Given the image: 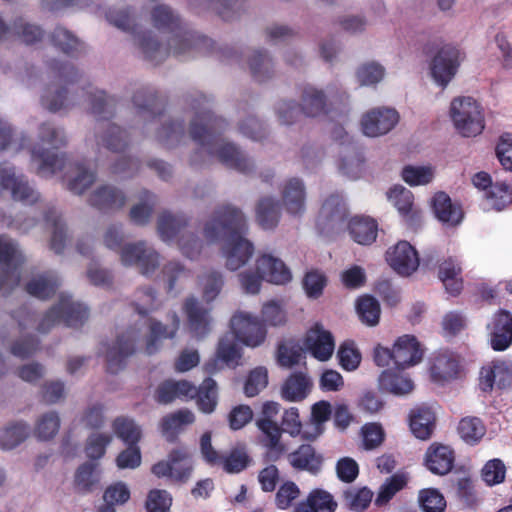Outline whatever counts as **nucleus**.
I'll return each instance as SVG.
<instances>
[{"label":"nucleus","instance_id":"obj_12","mask_svg":"<svg viewBox=\"0 0 512 512\" xmlns=\"http://www.w3.org/2000/svg\"><path fill=\"white\" fill-rule=\"evenodd\" d=\"M232 333L249 347L260 346L266 338V330L257 317L246 313H236L230 321Z\"/></svg>","mask_w":512,"mask_h":512},{"label":"nucleus","instance_id":"obj_30","mask_svg":"<svg viewBox=\"0 0 512 512\" xmlns=\"http://www.w3.org/2000/svg\"><path fill=\"white\" fill-rule=\"evenodd\" d=\"M187 221L183 216L171 214L169 212H163L160 214L157 221L158 235L162 241L171 243L176 241L183 233L188 231L184 230Z\"/></svg>","mask_w":512,"mask_h":512},{"label":"nucleus","instance_id":"obj_6","mask_svg":"<svg viewBox=\"0 0 512 512\" xmlns=\"http://www.w3.org/2000/svg\"><path fill=\"white\" fill-rule=\"evenodd\" d=\"M449 116L456 131L464 137H474L485 128L484 110L472 97L461 96L450 103Z\"/></svg>","mask_w":512,"mask_h":512},{"label":"nucleus","instance_id":"obj_1","mask_svg":"<svg viewBox=\"0 0 512 512\" xmlns=\"http://www.w3.org/2000/svg\"><path fill=\"white\" fill-rule=\"evenodd\" d=\"M245 229L244 215L232 206L219 208L205 223L204 236L208 243L224 241L222 256L228 270L242 268L254 254L253 244L242 236Z\"/></svg>","mask_w":512,"mask_h":512},{"label":"nucleus","instance_id":"obj_29","mask_svg":"<svg viewBox=\"0 0 512 512\" xmlns=\"http://www.w3.org/2000/svg\"><path fill=\"white\" fill-rule=\"evenodd\" d=\"M256 425L263 434L262 442L267 448L270 459H278L286 450L281 442L283 430L275 421L256 420Z\"/></svg>","mask_w":512,"mask_h":512},{"label":"nucleus","instance_id":"obj_34","mask_svg":"<svg viewBox=\"0 0 512 512\" xmlns=\"http://www.w3.org/2000/svg\"><path fill=\"white\" fill-rule=\"evenodd\" d=\"M312 383L307 374L299 372L292 374L281 388V396L289 402H298L307 397Z\"/></svg>","mask_w":512,"mask_h":512},{"label":"nucleus","instance_id":"obj_56","mask_svg":"<svg viewBox=\"0 0 512 512\" xmlns=\"http://www.w3.org/2000/svg\"><path fill=\"white\" fill-rule=\"evenodd\" d=\"M357 313L363 323L374 326L379 322L380 305L371 296H363L357 302Z\"/></svg>","mask_w":512,"mask_h":512},{"label":"nucleus","instance_id":"obj_52","mask_svg":"<svg viewBox=\"0 0 512 512\" xmlns=\"http://www.w3.org/2000/svg\"><path fill=\"white\" fill-rule=\"evenodd\" d=\"M197 405L199 410L203 413H212L217 405V385L211 379H205L202 384L197 388Z\"/></svg>","mask_w":512,"mask_h":512},{"label":"nucleus","instance_id":"obj_38","mask_svg":"<svg viewBox=\"0 0 512 512\" xmlns=\"http://www.w3.org/2000/svg\"><path fill=\"white\" fill-rule=\"evenodd\" d=\"M60 284L55 272H45L35 275L27 284V292L39 299H45L52 295Z\"/></svg>","mask_w":512,"mask_h":512},{"label":"nucleus","instance_id":"obj_28","mask_svg":"<svg viewBox=\"0 0 512 512\" xmlns=\"http://www.w3.org/2000/svg\"><path fill=\"white\" fill-rule=\"evenodd\" d=\"M171 324L163 325L156 320H149L150 334L146 340L145 351L147 354H153L159 348L161 340L173 338L179 328L180 320L175 312L169 315Z\"/></svg>","mask_w":512,"mask_h":512},{"label":"nucleus","instance_id":"obj_43","mask_svg":"<svg viewBox=\"0 0 512 512\" xmlns=\"http://www.w3.org/2000/svg\"><path fill=\"white\" fill-rule=\"evenodd\" d=\"M45 221L51 226L52 236L50 239V249L56 254L63 252L69 239L67 228L61 217L55 209L49 210L45 216Z\"/></svg>","mask_w":512,"mask_h":512},{"label":"nucleus","instance_id":"obj_14","mask_svg":"<svg viewBox=\"0 0 512 512\" xmlns=\"http://www.w3.org/2000/svg\"><path fill=\"white\" fill-rule=\"evenodd\" d=\"M456 48L446 47L441 49L431 63V76L436 84L446 87L456 74L461 57Z\"/></svg>","mask_w":512,"mask_h":512},{"label":"nucleus","instance_id":"obj_4","mask_svg":"<svg viewBox=\"0 0 512 512\" xmlns=\"http://www.w3.org/2000/svg\"><path fill=\"white\" fill-rule=\"evenodd\" d=\"M67 144L63 129L51 123L39 127L38 142L31 148V160L36 165L37 173L48 177L64 167V159L54 150Z\"/></svg>","mask_w":512,"mask_h":512},{"label":"nucleus","instance_id":"obj_25","mask_svg":"<svg viewBox=\"0 0 512 512\" xmlns=\"http://www.w3.org/2000/svg\"><path fill=\"white\" fill-rule=\"evenodd\" d=\"M454 451L447 445L432 443L425 454V465L434 474L445 475L453 467Z\"/></svg>","mask_w":512,"mask_h":512},{"label":"nucleus","instance_id":"obj_15","mask_svg":"<svg viewBox=\"0 0 512 512\" xmlns=\"http://www.w3.org/2000/svg\"><path fill=\"white\" fill-rule=\"evenodd\" d=\"M391 268L402 276H409L419 266V257L415 248L407 241H399L386 253Z\"/></svg>","mask_w":512,"mask_h":512},{"label":"nucleus","instance_id":"obj_53","mask_svg":"<svg viewBox=\"0 0 512 512\" xmlns=\"http://www.w3.org/2000/svg\"><path fill=\"white\" fill-rule=\"evenodd\" d=\"M95 172L84 166L78 165L74 168L67 180V188L74 194H82L95 181Z\"/></svg>","mask_w":512,"mask_h":512},{"label":"nucleus","instance_id":"obj_16","mask_svg":"<svg viewBox=\"0 0 512 512\" xmlns=\"http://www.w3.org/2000/svg\"><path fill=\"white\" fill-rule=\"evenodd\" d=\"M305 349L317 360L327 361L333 355L335 342L332 334L320 324L311 327L304 340Z\"/></svg>","mask_w":512,"mask_h":512},{"label":"nucleus","instance_id":"obj_45","mask_svg":"<svg viewBox=\"0 0 512 512\" xmlns=\"http://www.w3.org/2000/svg\"><path fill=\"white\" fill-rule=\"evenodd\" d=\"M29 432V426L24 422L10 424L0 429V448L2 450L16 448L27 439Z\"/></svg>","mask_w":512,"mask_h":512},{"label":"nucleus","instance_id":"obj_24","mask_svg":"<svg viewBox=\"0 0 512 512\" xmlns=\"http://www.w3.org/2000/svg\"><path fill=\"white\" fill-rule=\"evenodd\" d=\"M197 387L186 380H166L161 383L157 390L155 398L161 404H168L176 399L192 400L196 398Z\"/></svg>","mask_w":512,"mask_h":512},{"label":"nucleus","instance_id":"obj_37","mask_svg":"<svg viewBox=\"0 0 512 512\" xmlns=\"http://www.w3.org/2000/svg\"><path fill=\"white\" fill-rule=\"evenodd\" d=\"M379 386L382 390L398 396L407 395L414 389L413 381L407 375L391 370L380 374Z\"/></svg>","mask_w":512,"mask_h":512},{"label":"nucleus","instance_id":"obj_23","mask_svg":"<svg viewBox=\"0 0 512 512\" xmlns=\"http://www.w3.org/2000/svg\"><path fill=\"white\" fill-rule=\"evenodd\" d=\"M135 337L128 333L112 346L103 345L101 352L107 362V369L116 373L122 369L125 359L134 352Z\"/></svg>","mask_w":512,"mask_h":512},{"label":"nucleus","instance_id":"obj_20","mask_svg":"<svg viewBox=\"0 0 512 512\" xmlns=\"http://www.w3.org/2000/svg\"><path fill=\"white\" fill-rule=\"evenodd\" d=\"M394 363L398 368H408L422 359V349L413 335L400 336L394 343Z\"/></svg>","mask_w":512,"mask_h":512},{"label":"nucleus","instance_id":"obj_39","mask_svg":"<svg viewBox=\"0 0 512 512\" xmlns=\"http://www.w3.org/2000/svg\"><path fill=\"white\" fill-rule=\"evenodd\" d=\"M409 424L415 437L426 440L432 435L434 429V413L428 408L414 409L410 413Z\"/></svg>","mask_w":512,"mask_h":512},{"label":"nucleus","instance_id":"obj_2","mask_svg":"<svg viewBox=\"0 0 512 512\" xmlns=\"http://www.w3.org/2000/svg\"><path fill=\"white\" fill-rule=\"evenodd\" d=\"M207 104V101H204ZM225 126L222 119L214 117L207 105L197 112L190 125V136L201 150L216 157L225 165L241 172H248L251 161L232 144L227 143L219 136V130Z\"/></svg>","mask_w":512,"mask_h":512},{"label":"nucleus","instance_id":"obj_21","mask_svg":"<svg viewBox=\"0 0 512 512\" xmlns=\"http://www.w3.org/2000/svg\"><path fill=\"white\" fill-rule=\"evenodd\" d=\"M282 204L285 210L294 216L301 215L305 211L306 191L299 178L286 180L281 187Z\"/></svg>","mask_w":512,"mask_h":512},{"label":"nucleus","instance_id":"obj_59","mask_svg":"<svg viewBox=\"0 0 512 512\" xmlns=\"http://www.w3.org/2000/svg\"><path fill=\"white\" fill-rule=\"evenodd\" d=\"M199 285L202 289V297L206 302L216 299L223 286V278L219 272L209 271L199 278Z\"/></svg>","mask_w":512,"mask_h":512},{"label":"nucleus","instance_id":"obj_50","mask_svg":"<svg viewBox=\"0 0 512 512\" xmlns=\"http://www.w3.org/2000/svg\"><path fill=\"white\" fill-rule=\"evenodd\" d=\"M331 415V406L326 401L315 403L312 407L311 421L312 430H304L302 437L308 440H314L322 434V424L326 422Z\"/></svg>","mask_w":512,"mask_h":512},{"label":"nucleus","instance_id":"obj_55","mask_svg":"<svg viewBox=\"0 0 512 512\" xmlns=\"http://www.w3.org/2000/svg\"><path fill=\"white\" fill-rule=\"evenodd\" d=\"M406 483L407 478L404 474H394L387 478L379 488L375 499V505L382 506L387 504L393 496L406 485Z\"/></svg>","mask_w":512,"mask_h":512},{"label":"nucleus","instance_id":"obj_33","mask_svg":"<svg viewBox=\"0 0 512 512\" xmlns=\"http://www.w3.org/2000/svg\"><path fill=\"white\" fill-rule=\"evenodd\" d=\"M96 141L112 152H122L126 145V135L120 127L111 123H100L96 127Z\"/></svg>","mask_w":512,"mask_h":512},{"label":"nucleus","instance_id":"obj_49","mask_svg":"<svg viewBox=\"0 0 512 512\" xmlns=\"http://www.w3.org/2000/svg\"><path fill=\"white\" fill-rule=\"evenodd\" d=\"M115 435L129 445H136L140 440L142 431L133 419L118 417L112 424Z\"/></svg>","mask_w":512,"mask_h":512},{"label":"nucleus","instance_id":"obj_10","mask_svg":"<svg viewBox=\"0 0 512 512\" xmlns=\"http://www.w3.org/2000/svg\"><path fill=\"white\" fill-rule=\"evenodd\" d=\"M152 21L159 32L172 34L169 46L173 48L176 54L186 51L190 43V37L187 34L177 32L180 29V19L168 6H156L152 11Z\"/></svg>","mask_w":512,"mask_h":512},{"label":"nucleus","instance_id":"obj_36","mask_svg":"<svg viewBox=\"0 0 512 512\" xmlns=\"http://www.w3.org/2000/svg\"><path fill=\"white\" fill-rule=\"evenodd\" d=\"M378 226L374 219L356 216L349 222V233L352 239L361 245H370L376 240Z\"/></svg>","mask_w":512,"mask_h":512},{"label":"nucleus","instance_id":"obj_47","mask_svg":"<svg viewBox=\"0 0 512 512\" xmlns=\"http://www.w3.org/2000/svg\"><path fill=\"white\" fill-rule=\"evenodd\" d=\"M136 43L145 57L151 60H161L168 54V46L156 40L152 31L138 34Z\"/></svg>","mask_w":512,"mask_h":512},{"label":"nucleus","instance_id":"obj_13","mask_svg":"<svg viewBox=\"0 0 512 512\" xmlns=\"http://www.w3.org/2000/svg\"><path fill=\"white\" fill-rule=\"evenodd\" d=\"M21 251L16 245L5 237H0V265L2 276L0 278V290L17 286L20 279L19 265L23 262Z\"/></svg>","mask_w":512,"mask_h":512},{"label":"nucleus","instance_id":"obj_26","mask_svg":"<svg viewBox=\"0 0 512 512\" xmlns=\"http://www.w3.org/2000/svg\"><path fill=\"white\" fill-rule=\"evenodd\" d=\"M184 309L193 336L198 339L205 337L210 332L211 319L208 310L202 308L194 297L185 301Z\"/></svg>","mask_w":512,"mask_h":512},{"label":"nucleus","instance_id":"obj_60","mask_svg":"<svg viewBox=\"0 0 512 512\" xmlns=\"http://www.w3.org/2000/svg\"><path fill=\"white\" fill-rule=\"evenodd\" d=\"M12 32V37H18L26 44L35 43L43 37V31L39 26L26 22L23 18L14 20Z\"/></svg>","mask_w":512,"mask_h":512},{"label":"nucleus","instance_id":"obj_17","mask_svg":"<svg viewBox=\"0 0 512 512\" xmlns=\"http://www.w3.org/2000/svg\"><path fill=\"white\" fill-rule=\"evenodd\" d=\"M334 88L328 86L326 91L313 86L303 89L301 95V111L309 117H316L328 111V101L332 104Z\"/></svg>","mask_w":512,"mask_h":512},{"label":"nucleus","instance_id":"obj_41","mask_svg":"<svg viewBox=\"0 0 512 512\" xmlns=\"http://www.w3.org/2000/svg\"><path fill=\"white\" fill-rule=\"evenodd\" d=\"M461 267L452 258L444 260L439 266V278L451 295H457L462 289Z\"/></svg>","mask_w":512,"mask_h":512},{"label":"nucleus","instance_id":"obj_18","mask_svg":"<svg viewBox=\"0 0 512 512\" xmlns=\"http://www.w3.org/2000/svg\"><path fill=\"white\" fill-rule=\"evenodd\" d=\"M512 385V364L495 361L483 367L480 372V388L491 391L494 387L505 389Z\"/></svg>","mask_w":512,"mask_h":512},{"label":"nucleus","instance_id":"obj_44","mask_svg":"<svg viewBox=\"0 0 512 512\" xmlns=\"http://www.w3.org/2000/svg\"><path fill=\"white\" fill-rule=\"evenodd\" d=\"M346 216V209L339 196H330L322 205L319 216V225H330L335 227L343 222Z\"/></svg>","mask_w":512,"mask_h":512},{"label":"nucleus","instance_id":"obj_35","mask_svg":"<svg viewBox=\"0 0 512 512\" xmlns=\"http://www.w3.org/2000/svg\"><path fill=\"white\" fill-rule=\"evenodd\" d=\"M432 204L434 213L441 222L451 226L461 222L463 218L461 208L454 205L446 193L438 192L435 194Z\"/></svg>","mask_w":512,"mask_h":512},{"label":"nucleus","instance_id":"obj_61","mask_svg":"<svg viewBox=\"0 0 512 512\" xmlns=\"http://www.w3.org/2000/svg\"><path fill=\"white\" fill-rule=\"evenodd\" d=\"M461 438L467 443H475L485 434V427L477 417H465L458 426Z\"/></svg>","mask_w":512,"mask_h":512},{"label":"nucleus","instance_id":"obj_22","mask_svg":"<svg viewBox=\"0 0 512 512\" xmlns=\"http://www.w3.org/2000/svg\"><path fill=\"white\" fill-rule=\"evenodd\" d=\"M488 330L494 350L503 351L512 343V317L508 312L496 313L488 325Z\"/></svg>","mask_w":512,"mask_h":512},{"label":"nucleus","instance_id":"obj_58","mask_svg":"<svg viewBox=\"0 0 512 512\" xmlns=\"http://www.w3.org/2000/svg\"><path fill=\"white\" fill-rule=\"evenodd\" d=\"M385 76V68L377 62H367L356 70V78L360 85L370 86L382 81Z\"/></svg>","mask_w":512,"mask_h":512},{"label":"nucleus","instance_id":"obj_40","mask_svg":"<svg viewBox=\"0 0 512 512\" xmlns=\"http://www.w3.org/2000/svg\"><path fill=\"white\" fill-rule=\"evenodd\" d=\"M61 426V419L56 411L41 414L34 423L33 435L39 441H50L56 437Z\"/></svg>","mask_w":512,"mask_h":512},{"label":"nucleus","instance_id":"obj_32","mask_svg":"<svg viewBox=\"0 0 512 512\" xmlns=\"http://www.w3.org/2000/svg\"><path fill=\"white\" fill-rule=\"evenodd\" d=\"M459 361L456 355L449 351L437 353L431 363L430 372L435 381H445L458 373Z\"/></svg>","mask_w":512,"mask_h":512},{"label":"nucleus","instance_id":"obj_64","mask_svg":"<svg viewBox=\"0 0 512 512\" xmlns=\"http://www.w3.org/2000/svg\"><path fill=\"white\" fill-rule=\"evenodd\" d=\"M418 501L424 512H443L446 507L444 496L434 488L421 490Z\"/></svg>","mask_w":512,"mask_h":512},{"label":"nucleus","instance_id":"obj_63","mask_svg":"<svg viewBox=\"0 0 512 512\" xmlns=\"http://www.w3.org/2000/svg\"><path fill=\"white\" fill-rule=\"evenodd\" d=\"M112 435L109 433L93 432L87 438L85 452L90 459H100L106 451V447L111 443Z\"/></svg>","mask_w":512,"mask_h":512},{"label":"nucleus","instance_id":"obj_27","mask_svg":"<svg viewBox=\"0 0 512 512\" xmlns=\"http://www.w3.org/2000/svg\"><path fill=\"white\" fill-rule=\"evenodd\" d=\"M288 461L295 469L317 474L322 468L323 456L313 446L304 444L288 455Z\"/></svg>","mask_w":512,"mask_h":512},{"label":"nucleus","instance_id":"obj_54","mask_svg":"<svg viewBox=\"0 0 512 512\" xmlns=\"http://www.w3.org/2000/svg\"><path fill=\"white\" fill-rule=\"evenodd\" d=\"M373 492L367 487L349 488L343 493L345 506L355 512H362L371 503Z\"/></svg>","mask_w":512,"mask_h":512},{"label":"nucleus","instance_id":"obj_9","mask_svg":"<svg viewBox=\"0 0 512 512\" xmlns=\"http://www.w3.org/2000/svg\"><path fill=\"white\" fill-rule=\"evenodd\" d=\"M193 466L190 453L185 448L172 450L166 460L154 464L152 473L158 478H169L176 482H186L192 473Z\"/></svg>","mask_w":512,"mask_h":512},{"label":"nucleus","instance_id":"obj_57","mask_svg":"<svg viewBox=\"0 0 512 512\" xmlns=\"http://www.w3.org/2000/svg\"><path fill=\"white\" fill-rule=\"evenodd\" d=\"M402 179L410 186L426 185L434 178L431 166H405L402 170Z\"/></svg>","mask_w":512,"mask_h":512},{"label":"nucleus","instance_id":"obj_42","mask_svg":"<svg viewBox=\"0 0 512 512\" xmlns=\"http://www.w3.org/2000/svg\"><path fill=\"white\" fill-rule=\"evenodd\" d=\"M388 198L403 217L412 220L417 216L418 212L413 204L414 196L407 188L394 186L389 190Z\"/></svg>","mask_w":512,"mask_h":512},{"label":"nucleus","instance_id":"obj_7","mask_svg":"<svg viewBox=\"0 0 512 512\" xmlns=\"http://www.w3.org/2000/svg\"><path fill=\"white\" fill-rule=\"evenodd\" d=\"M87 317L88 311L83 304L73 301L68 295L61 294L59 303L47 312L37 329L46 333L59 322L75 327L81 325Z\"/></svg>","mask_w":512,"mask_h":512},{"label":"nucleus","instance_id":"obj_48","mask_svg":"<svg viewBox=\"0 0 512 512\" xmlns=\"http://www.w3.org/2000/svg\"><path fill=\"white\" fill-rule=\"evenodd\" d=\"M194 414L187 409L179 410L170 414L162 419L161 430L162 434L168 439L172 440L175 433L181 430L183 426L194 422Z\"/></svg>","mask_w":512,"mask_h":512},{"label":"nucleus","instance_id":"obj_3","mask_svg":"<svg viewBox=\"0 0 512 512\" xmlns=\"http://www.w3.org/2000/svg\"><path fill=\"white\" fill-rule=\"evenodd\" d=\"M123 233L119 225L109 226L103 236L104 244L109 249L119 250L120 261L124 266H137L140 273L152 275L160 266V255L144 241L127 243L121 246Z\"/></svg>","mask_w":512,"mask_h":512},{"label":"nucleus","instance_id":"obj_5","mask_svg":"<svg viewBox=\"0 0 512 512\" xmlns=\"http://www.w3.org/2000/svg\"><path fill=\"white\" fill-rule=\"evenodd\" d=\"M256 271L246 270L238 275L242 289L248 294H257L262 281L283 285L292 279L290 269L285 263L270 254H263L256 259Z\"/></svg>","mask_w":512,"mask_h":512},{"label":"nucleus","instance_id":"obj_11","mask_svg":"<svg viewBox=\"0 0 512 512\" xmlns=\"http://www.w3.org/2000/svg\"><path fill=\"white\" fill-rule=\"evenodd\" d=\"M399 122L398 112L389 107L372 108L362 114L360 127L367 137H379L390 132Z\"/></svg>","mask_w":512,"mask_h":512},{"label":"nucleus","instance_id":"obj_8","mask_svg":"<svg viewBox=\"0 0 512 512\" xmlns=\"http://www.w3.org/2000/svg\"><path fill=\"white\" fill-rule=\"evenodd\" d=\"M200 450L203 459L211 466L221 467L227 473H239L249 464V456L244 446L232 449L223 456L216 451L211 444V434L204 433L200 439Z\"/></svg>","mask_w":512,"mask_h":512},{"label":"nucleus","instance_id":"obj_62","mask_svg":"<svg viewBox=\"0 0 512 512\" xmlns=\"http://www.w3.org/2000/svg\"><path fill=\"white\" fill-rule=\"evenodd\" d=\"M486 197L490 207L501 211L512 203V190L506 183L497 182L491 186Z\"/></svg>","mask_w":512,"mask_h":512},{"label":"nucleus","instance_id":"obj_51","mask_svg":"<svg viewBox=\"0 0 512 512\" xmlns=\"http://www.w3.org/2000/svg\"><path fill=\"white\" fill-rule=\"evenodd\" d=\"M256 214L259 224L265 229H270L278 223L280 207L273 198L265 197L260 200Z\"/></svg>","mask_w":512,"mask_h":512},{"label":"nucleus","instance_id":"obj_46","mask_svg":"<svg viewBox=\"0 0 512 512\" xmlns=\"http://www.w3.org/2000/svg\"><path fill=\"white\" fill-rule=\"evenodd\" d=\"M156 197L148 191H142L139 196V202L132 206L130 210L131 221L136 225H146L152 215L156 205Z\"/></svg>","mask_w":512,"mask_h":512},{"label":"nucleus","instance_id":"obj_31","mask_svg":"<svg viewBox=\"0 0 512 512\" xmlns=\"http://www.w3.org/2000/svg\"><path fill=\"white\" fill-rule=\"evenodd\" d=\"M237 337L233 333L225 334L218 343L216 351V359L207 364V369L212 371L215 369L216 362L222 361L229 367H235L240 364L241 353L240 348L236 343Z\"/></svg>","mask_w":512,"mask_h":512},{"label":"nucleus","instance_id":"obj_19","mask_svg":"<svg viewBox=\"0 0 512 512\" xmlns=\"http://www.w3.org/2000/svg\"><path fill=\"white\" fill-rule=\"evenodd\" d=\"M126 195L112 185H101L89 196L91 206L103 212H112L121 209L126 204Z\"/></svg>","mask_w":512,"mask_h":512}]
</instances>
